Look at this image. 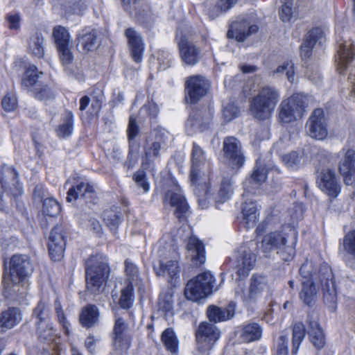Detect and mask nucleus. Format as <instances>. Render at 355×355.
<instances>
[{"label":"nucleus","instance_id":"nucleus-6","mask_svg":"<svg viewBox=\"0 0 355 355\" xmlns=\"http://www.w3.org/2000/svg\"><path fill=\"white\" fill-rule=\"evenodd\" d=\"M110 274L107 260L101 255L89 257L86 262L87 289L93 294L102 292Z\"/></svg>","mask_w":355,"mask_h":355},{"label":"nucleus","instance_id":"nucleus-8","mask_svg":"<svg viewBox=\"0 0 355 355\" xmlns=\"http://www.w3.org/2000/svg\"><path fill=\"white\" fill-rule=\"evenodd\" d=\"M309 105V98L302 94H295L283 100L278 107V121L281 123H289L301 119Z\"/></svg>","mask_w":355,"mask_h":355},{"label":"nucleus","instance_id":"nucleus-29","mask_svg":"<svg viewBox=\"0 0 355 355\" xmlns=\"http://www.w3.org/2000/svg\"><path fill=\"white\" fill-rule=\"evenodd\" d=\"M241 223L246 229L254 227L259 220V209L256 202L245 199L241 208Z\"/></svg>","mask_w":355,"mask_h":355},{"label":"nucleus","instance_id":"nucleus-55","mask_svg":"<svg viewBox=\"0 0 355 355\" xmlns=\"http://www.w3.org/2000/svg\"><path fill=\"white\" fill-rule=\"evenodd\" d=\"M54 309L58 320L62 326L64 334L69 336L70 334L71 324L67 319L62 304L58 299L54 302Z\"/></svg>","mask_w":355,"mask_h":355},{"label":"nucleus","instance_id":"nucleus-39","mask_svg":"<svg viewBox=\"0 0 355 355\" xmlns=\"http://www.w3.org/2000/svg\"><path fill=\"white\" fill-rule=\"evenodd\" d=\"M207 316L214 322H223L232 318L234 314V309L230 306L227 308H220L216 306H209L207 309Z\"/></svg>","mask_w":355,"mask_h":355},{"label":"nucleus","instance_id":"nucleus-14","mask_svg":"<svg viewBox=\"0 0 355 355\" xmlns=\"http://www.w3.org/2000/svg\"><path fill=\"white\" fill-rule=\"evenodd\" d=\"M255 261L254 254L241 247L230 257L231 267L237 269L236 274L239 279L245 278L252 270Z\"/></svg>","mask_w":355,"mask_h":355},{"label":"nucleus","instance_id":"nucleus-15","mask_svg":"<svg viewBox=\"0 0 355 355\" xmlns=\"http://www.w3.org/2000/svg\"><path fill=\"white\" fill-rule=\"evenodd\" d=\"M270 169L269 165L266 163L265 160H262L261 157L257 160L252 175L243 182L245 190V193L243 195V198H245L246 193L254 194L259 193V188L266 182L267 173Z\"/></svg>","mask_w":355,"mask_h":355},{"label":"nucleus","instance_id":"nucleus-12","mask_svg":"<svg viewBox=\"0 0 355 355\" xmlns=\"http://www.w3.org/2000/svg\"><path fill=\"white\" fill-rule=\"evenodd\" d=\"M164 203L175 208L174 214L180 220H185L189 207L178 183L173 182L172 188L168 190L164 197Z\"/></svg>","mask_w":355,"mask_h":355},{"label":"nucleus","instance_id":"nucleus-31","mask_svg":"<svg viewBox=\"0 0 355 355\" xmlns=\"http://www.w3.org/2000/svg\"><path fill=\"white\" fill-rule=\"evenodd\" d=\"M22 319V314L19 309L9 307L3 311L0 316V333L12 329L18 324Z\"/></svg>","mask_w":355,"mask_h":355},{"label":"nucleus","instance_id":"nucleus-60","mask_svg":"<svg viewBox=\"0 0 355 355\" xmlns=\"http://www.w3.org/2000/svg\"><path fill=\"white\" fill-rule=\"evenodd\" d=\"M314 263L311 260H306L300 268V273L303 279H315L317 275L316 272H313Z\"/></svg>","mask_w":355,"mask_h":355},{"label":"nucleus","instance_id":"nucleus-3","mask_svg":"<svg viewBox=\"0 0 355 355\" xmlns=\"http://www.w3.org/2000/svg\"><path fill=\"white\" fill-rule=\"evenodd\" d=\"M164 243L165 239L163 238L157 244L159 259L154 263L153 268L157 276L166 277L171 284L176 286L180 282V255L174 245L164 246Z\"/></svg>","mask_w":355,"mask_h":355},{"label":"nucleus","instance_id":"nucleus-56","mask_svg":"<svg viewBox=\"0 0 355 355\" xmlns=\"http://www.w3.org/2000/svg\"><path fill=\"white\" fill-rule=\"evenodd\" d=\"M61 211L60 203L53 198H47L43 202V212L45 215L55 217Z\"/></svg>","mask_w":355,"mask_h":355},{"label":"nucleus","instance_id":"nucleus-2","mask_svg":"<svg viewBox=\"0 0 355 355\" xmlns=\"http://www.w3.org/2000/svg\"><path fill=\"white\" fill-rule=\"evenodd\" d=\"M32 272V265L26 255H13L10 261L9 273L3 277L5 296L15 295L20 297L24 295L29 286L27 278Z\"/></svg>","mask_w":355,"mask_h":355},{"label":"nucleus","instance_id":"nucleus-28","mask_svg":"<svg viewBox=\"0 0 355 355\" xmlns=\"http://www.w3.org/2000/svg\"><path fill=\"white\" fill-rule=\"evenodd\" d=\"M169 132L163 128L157 130L155 141H147L144 146L145 155H158L166 153L168 148L167 141L169 138Z\"/></svg>","mask_w":355,"mask_h":355},{"label":"nucleus","instance_id":"nucleus-21","mask_svg":"<svg viewBox=\"0 0 355 355\" xmlns=\"http://www.w3.org/2000/svg\"><path fill=\"white\" fill-rule=\"evenodd\" d=\"M309 135L315 139L322 140L328 135L326 119L322 109L313 111L306 125Z\"/></svg>","mask_w":355,"mask_h":355},{"label":"nucleus","instance_id":"nucleus-22","mask_svg":"<svg viewBox=\"0 0 355 355\" xmlns=\"http://www.w3.org/2000/svg\"><path fill=\"white\" fill-rule=\"evenodd\" d=\"M213 112L209 109L193 110L186 122V129L189 135L197 131H204L211 123Z\"/></svg>","mask_w":355,"mask_h":355},{"label":"nucleus","instance_id":"nucleus-19","mask_svg":"<svg viewBox=\"0 0 355 355\" xmlns=\"http://www.w3.org/2000/svg\"><path fill=\"white\" fill-rule=\"evenodd\" d=\"M318 277L321 282L324 301L334 304L337 300V291L331 268L327 263L320 265Z\"/></svg>","mask_w":355,"mask_h":355},{"label":"nucleus","instance_id":"nucleus-25","mask_svg":"<svg viewBox=\"0 0 355 355\" xmlns=\"http://www.w3.org/2000/svg\"><path fill=\"white\" fill-rule=\"evenodd\" d=\"M66 246L64 236L59 227H54L49 239V252L52 260L60 261L64 257Z\"/></svg>","mask_w":355,"mask_h":355},{"label":"nucleus","instance_id":"nucleus-23","mask_svg":"<svg viewBox=\"0 0 355 355\" xmlns=\"http://www.w3.org/2000/svg\"><path fill=\"white\" fill-rule=\"evenodd\" d=\"M338 43V48L336 55V69L342 74L355 58V47L351 40H339Z\"/></svg>","mask_w":355,"mask_h":355},{"label":"nucleus","instance_id":"nucleus-47","mask_svg":"<svg viewBox=\"0 0 355 355\" xmlns=\"http://www.w3.org/2000/svg\"><path fill=\"white\" fill-rule=\"evenodd\" d=\"M134 300V285L132 282H128L121 291L119 304L122 309H128L132 306Z\"/></svg>","mask_w":355,"mask_h":355},{"label":"nucleus","instance_id":"nucleus-59","mask_svg":"<svg viewBox=\"0 0 355 355\" xmlns=\"http://www.w3.org/2000/svg\"><path fill=\"white\" fill-rule=\"evenodd\" d=\"M223 162L230 173H236L245 164V157H223Z\"/></svg>","mask_w":355,"mask_h":355},{"label":"nucleus","instance_id":"nucleus-38","mask_svg":"<svg viewBox=\"0 0 355 355\" xmlns=\"http://www.w3.org/2000/svg\"><path fill=\"white\" fill-rule=\"evenodd\" d=\"M297 242V234L293 232L292 235L287 239L279 248L277 250V254L284 261H291L295 256V247Z\"/></svg>","mask_w":355,"mask_h":355},{"label":"nucleus","instance_id":"nucleus-58","mask_svg":"<svg viewBox=\"0 0 355 355\" xmlns=\"http://www.w3.org/2000/svg\"><path fill=\"white\" fill-rule=\"evenodd\" d=\"M282 6L279 10V17L284 22H291L294 17V0H282Z\"/></svg>","mask_w":355,"mask_h":355},{"label":"nucleus","instance_id":"nucleus-1","mask_svg":"<svg viewBox=\"0 0 355 355\" xmlns=\"http://www.w3.org/2000/svg\"><path fill=\"white\" fill-rule=\"evenodd\" d=\"M201 157H192L191 168L190 173L191 185L193 187L194 193L199 198L198 202L202 208L206 206V202L200 200V197L205 196L207 198L213 197L216 202H224L227 201L232 193V182L229 178H224L220 185L217 193H214L209 183H207L203 178L201 169L204 166Z\"/></svg>","mask_w":355,"mask_h":355},{"label":"nucleus","instance_id":"nucleus-20","mask_svg":"<svg viewBox=\"0 0 355 355\" xmlns=\"http://www.w3.org/2000/svg\"><path fill=\"white\" fill-rule=\"evenodd\" d=\"M73 181V184L67 192V201L72 202L78 198H83L87 203L92 202L95 196L93 186L78 176H74Z\"/></svg>","mask_w":355,"mask_h":355},{"label":"nucleus","instance_id":"nucleus-48","mask_svg":"<svg viewBox=\"0 0 355 355\" xmlns=\"http://www.w3.org/2000/svg\"><path fill=\"white\" fill-rule=\"evenodd\" d=\"M139 131V126L137 124L136 119L134 116L131 115L129 118V123L127 130L130 145L129 155H134L137 153V148L138 145L135 141V138L138 135Z\"/></svg>","mask_w":355,"mask_h":355},{"label":"nucleus","instance_id":"nucleus-64","mask_svg":"<svg viewBox=\"0 0 355 355\" xmlns=\"http://www.w3.org/2000/svg\"><path fill=\"white\" fill-rule=\"evenodd\" d=\"M344 248L355 257V230L349 232L344 239Z\"/></svg>","mask_w":355,"mask_h":355},{"label":"nucleus","instance_id":"nucleus-54","mask_svg":"<svg viewBox=\"0 0 355 355\" xmlns=\"http://www.w3.org/2000/svg\"><path fill=\"white\" fill-rule=\"evenodd\" d=\"M273 74H285L287 80L293 83L295 81V67L293 61H286L277 67L274 71Z\"/></svg>","mask_w":355,"mask_h":355},{"label":"nucleus","instance_id":"nucleus-36","mask_svg":"<svg viewBox=\"0 0 355 355\" xmlns=\"http://www.w3.org/2000/svg\"><path fill=\"white\" fill-rule=\"evenodd\" d=\"M314 279H302V289L299 293L300 299L306 305H312L316 300L317 289Z\"/></svg>","mask_w":355,"mask_h":355},{"label":"nucleus","instance_id":"nucleus-16","mask_svg":"<svg viewBox=\"0 0 355 355\" xmlns=\"http://www.w3.org/2000/svg\"><path fill=\"white\" fill-rule=\"evenodd\" d=\"M211 278V272L206 271L189 281L184 290L185 297L189 300L196 302L210 295V287L209 285L202 286L200 281H210Z\"/></svg>","mask_w":355,"mask_h":355},{"label":"nucleus","instance_id":"nucleus-10","mask_svg":"<svg viewBox=\"0 0 355 355\" xmlns=\"http://www.w3.org/2000/svg\"><path fill=\"white\" fill-rule=\"evenodd\" d=\"M220 336V331L215 324L206 322L200 323L196 332L198 351L203 355H208Z\"/></svg>","mask_w":355,"mask_h":355},{"label":"nucleus","instance_id":"nucleus-53","mask_svg":"<svg viewBox=\"0 0 355 355\" xmlns=\"http://www.w3.org/2000/svg\"><path fill=\"white\" fill-rule=\"evenodd\" d=\"M132 180L141 193H146L150 191V182L144 170L136 171L132 175Z\"/></svg>","mask_w":355,"mask_h":355},{"label":"nucleus","instance_id":"nucleus-33","mask_svg":"<svg viewBox=\"0 0 355 355\" xmlns=\"http://www.w3.org/2000/svg\"><path fill=\"white\" fill-rule=\"evenodd\" d=\"M290 236L282 232H273L264 236L261 241V249L264 253H268L272 250H277L286 241Z\"/></svg>","mask_w":355,"mask_h":355},{"label":"nucleus","instance_id":"nucleus-37","mask_svg":"<svg viewBox=\"0 0 355 355\" xmlns=\"http://www.w3.org/2000/svg\"><path fill=\"white\" fill-rule=\"evenodd\" d=\"M44 39L41 33H33L28 40L27 50L29 53L38 58L44 55Z\"/></svg>","mask_w":355,"mask_h":355},{"label":"nucleus","instance_id":"nucleus-42","mask_svg":"<svg viewBox=\"0 0 355 355\" xmlns=\"http://www.w3.org/2000/svg\"><path fill=\"white\" fill-rule=\"evenodd\" d=\"M123 216L118 207L113 206L105 209L103 213V220L105 224L112 230H116L121 223Z\"/></svg>","mask_w":355,"mask_h":355},{"label":"nucleus","instance_id":"nucleus-30","mask_svg":"<svg viewBox=\"0 0 355 355\" xmlns=\"http://www.w3.org/2000/svg\"><path fill=\"white\" fill-rule=\"evenodd\" d=\"M324 32L320 28L311 29L305 36L300 46V55L302 59L309 58L312 53V49L317 42L322 43Z\"/></svg>","mask_w":355,"mask_h":355},{"label":"nucleus","instance_id":"nucleus-35","mask_svg":"<svg viewBox=\"0 0 355 355\" xmlns=\"http://www.w3.org/2000/svg\"><path fill=\"white\" fill-rule=\"evenodd\" d=\"M239 337L244 343H250L259 340L262 336V328L257 322L244 324L239 331Z\"/></svg>","mask_w":355,"mask_h":355},{"label":"nucleus","instance_id":"nucleus-50","mask_svg":"<svg viewBox=\"0 0 355 355\" xmlns=\"http://www.w3.org/2000/svg\"><path fill=\"white\" fill-rule=\"evenodd\" d=\"M239 0H218L215 6L210 10L209 16L215 19L220 15L232 9Z\"/></svg>","mask_w":355,"mask_h":355},{"label":"nucleus","instance_id":"nucleus-41","mask_svg":"<svg viewBox=\"0 0 355 355\" xmlns=\"http://www.w3.org/2000/svg\"><path fill=\"white\" fill-rule=\"evenodd\" d=\"M42 71H39L38 69L35 65L29 66L24 74L21 80L23 87L33 92L34 88L40 87V84L38 81L40 76L42 75Z\"/></svg>","mask_w":355,"mask_h":355},{"label":"nucleus","instance_id":"nucleus-44","mask_svg":"<svg viewBox=\"0 0 355 355\" xmlns=\"http://www.w3.org/2000/svg\"><path fill=\"white\" fill-rule=\"evenodd\" d=\"M308 334L309 335L310 340L313 345L320 349L324 346L325 338L322 330L321 329L318 321L310 320L309 321V329Z\"/></svg>","mask_w":355,"mask_h":355},{"label":"nucleus","instance_id":"nucleus-9","mask_svg":"<svg viewBox=\"0 0 355 355\" xmlns=\"http://www.w3.org/2000/svg\"><path fill=\"white\" fill-rule=\"evenodd\" d=\"M189 27L180 26L176 33V40L182 62L189 66H194L201 58L200 49L189 40Z\"/></svg>","mask_w":355,"mask_h":355},{"label":"nucleus","instance_id":"nucleus-32","mask_svg":"<svg viewBox=\"0 0 355 355\" xmlns=\"http://www.w3.org/2000/svg\"><path fill=\"white\" fill-rule=\"evenodd\" d=\"M77 47L83 53L95 50L98 46V37L95 30L85 31L79 33L77 37Z\"/></svg>","mask_w":355,"mask_h":355},{"label":"nucleus","instance_id":"nucleus-45","mask_svg":"<svg viewBox=\"0 0 355 355\" xmlns=\"http://www.w3.org/2000/svg\"><path fill=\"white\" fill-rule=\"evenodd\" d=\"M73 115L71 112H66L61 123L57 127L56 132L59 137L67 138L71 136L73 130Z\"/></svg>","mask_w":355,"mask_h":355},{"label":"nucleus","instance_id":"nucleus-43","mask_svg":"<svg viewBox=\"0 0 355 355\" xmlns=\"http://www.w3.org/2000/svg\"><path fill=\"white\" fill-rule=\"evenodd\" d=\"M161 341L167 352L173 354L178 352L179 340L172 328H167L162 332Z\"/></svg>","mask_w":355,"mask_h":355},{"label":"nucleus","instance_id":"nucleus-46","mask_svg":"<svg viewBox=\"0 0 355 355\" xmlns=\"http://www.w3.org/2000/svg\"><path fill=\"white\" fill-rule=\"evenodd\" d=\"M223 150L225 155H243L241 141L234 137H227L223 140Z\"/></svg>","mask_w":355,"mask_h":355},{"label":"nucleus","instance_id":"nucleus-52","mask_svg":"<svg viewBox=\"0 0 355 355\" xmlns=\"http://www.w3.org/2000/svg\"><path fill=\"white\" fill-rule=\"evenodd\" d=\"M53 37L57 47L70 45V35L68 31L63 26H55L53 31Z\"/></svg>","mask_w":355,"mask_h":355},{"label":"nucleus","instance_id":"nucleus-7","mask_svg":"<svg viewBox=\"0 0 355 355\" xmlns=\"http://www.w3.org/2000/svg\"><path fill=\"white\" fill-rule=\"evenodd\" d=\"M316 168L319 189L330 198L338 197L341 192L342 184L336 173L334 162L328 157H322Z\"/></svg>","mask_w":355,"mask_h":355},{"label":"nucleus","instance_id":"nucleus-34","mask_svg":"<svg viewBox=\"0 0 355 355\" xmlns=\"http://www.w3.org/2000/svg\"><path fill=\"white\" fill-rule=\"evenodd\" d=\"M338 171L346 185L355 184V157H344L339 161Z\"/></svg>","mask_w":355,"mask_h":355},{"label":"nucleus","instance_id":"nucleus-18","mask_svg":"<svg viewBox=\"0 0 355 355\" xmlns=\"http://www.w3.org/2000/svg\"><path fill=\"white\" fill-rule=\"evenodd\" d=\"M258 30L257 25L252 24L249 17H242L232 23L227 36L228 38L235 39L239 42H243Z\"/></svg>","mask_w":355,"mask_h":355},{"label":"nucleus","instance_id":"nucleus-27","mask_svg":"<svg viewBox=\"0 0 355 355\" xmlns=\"http://www.w3.org/2000/svg\"><path fill=\"white\" fill-rule=\"evenodd\" d=\"M125 35L128 39L132 59L136 62H140L144 51V42L141 35L132 28H127L125 31Z\"/></svg>","mask_w":355,"mask_h":355},{"label":"nucleus","instance_id":"nucleus-4","mask_svg":"<svg viewBox=\"0 0 355 355\" xmlns=\"http://www.w3.org/2000/svg\"><path fill=\"white\" fill-rule=\"evenodd\" d=\"M271 295V288L268 277L260 274H254L250 279L248 288L239 282L235 288V296L246 306H250L260 302Z\"/></svg>","mask_w":355,"mask_h":355},{"label":"nucleus","instance_id":"nucleus-40","mask_svg":"<svg viewBox=\"0 0 355 355\" xmlns=\"http://www.w3.org/2000/svg\"><path fill=\"white\" fill-rule=\"evenodd\" d=\"M99 315V311L96 306L87 305L82 309L80 322L85 327H92L98 322Z\"/></svg>","mask_w":355,"mask_h":355},{"label":"nucleus","instance_id":"nucleus-61","mask_svg":"<svg viewBox=\"0 0 355 355\" xmlns=\"http://www.w3.org/2000/svg\"><path fill=\"white\" fill-rule=\"evenodd\" d=\"M1 106L4 111L13 112L17 107V100L12 93H7L1 101Z\"/></svg>","mask_w":355,"mask_h":355},{"label":"nucleus","instance_id":"nucleus-17","mask_svg":"<svg viewBox=\"0 0 355 355\" xmlns=\"http://www.w3.org/2000/svg\"><path fill=\"white\" fill-rule=\"evenodd\" d=\"M124 9L134 15L137 21L146 28H151L153 19L148 15L149 7L145 0H121Z\"/></svg>","mask_w":355,"mask_h":355},{"label":"nucleus","instance_id":"nucleus-49","mask_svg":"<svg viewBox=\"0 0 355 355\" xmlns=\"http://www.w3.org/2000/svg\"><path fill=\"white\" fill-rule=\"evenodd\" d=\"M305 336V327L303 323L296 322L293 329V338H292V354L296 355L301 343Z\"/></svg>","mask_w":355,"mask_h":355},{"label":"nucleus","instance_id":"nucleus-57","mask_svg":"<svg viewBox=\"0 0 355 355\" xmlns=\"http://www.w3.org/2000/svg\"><path fill=\"white\" fill-rule=\"evenodd\" d=\"M125 272L127 276L125 284L132 282L137 284L140 282L139 272L137 266L131 261L127 259L125 261Z\"/></svg>","mask_w":355,"mask_h":355},{"label":"nucleus","instance_id":"nucleus-11","mask_svg":"<svg viewBox=\"0 0 355 355\" xmlns=\"http://www.w3.org/2000/svg\"><path fill=\"white\" fill-rule=\"evenodd\" d=\"M33 316L35 319L39 337L46 340H53L55 331L50 322L49 309L44 302L41 300L38 302Z\"/></svg>","mask_w":355,"mask_h":355},{"label":"nucleus","instance_id":"nucleus-13","mask_svg":"<svg viewBox=\"0 0 355 355\" xmlns=\"http://www.w3.org/2000/svg\"><path fill=\"white\" fill-rule=\"evenodd\" d=\"M210 87L205 77L195 75L189 77L185 82L186 99L191 103H196L204 97Z\"/></svg>","mask_w":355,"mask_h":355},{"label":"nucleus","instance_id":"nucleus-26","mask_svg":"<svg viewBox=\"0 0 355 355\" xmlns=\"http://www.w3.org/2000/svg\"><path fill=\"white\" fill-rule=\"evenodd\" d=\"M187 256L190 259L192 264L196 267L205 263L206 254L205 245L196 236L189 237L187 245Z\"/></svg>","mask_w":355,"mask_h":355},{"label":"nucleus","instance_id":"nucleus-51","mask_svg":"<svg viewBox=\"0 0 355 355\" xmlns=\"http://www.w3.org/2000/svg\"><path fill=\"white\" fill-rule=\"evenodd\" d=\"M173 300L171 292L162 293L159 297L158 306L159 311L166 315L173 314Z\"/></svg>","mask_w":355,"mask_h":355},{"label":"nucleus","instance_id":"nucleus-5","mask_svg":"<svg viewBox=\"0 0 355 355\" xmlns=\"http://www.w3.org/2000/svg\"><path fill=\"white\" fill-rule=\"evenodd\" d=\"M280 94L277 89L272 86H265L250 101V110L253 116L259 120L270 119L279 101Z\"/></svg>","mask_w":355,"mask_h":355},{"label":"nucleus","instance_id":"nucleus-24","mask_svg":"<svg viewBox=\"0 0 355 355\" xmlns=\"http://www.w3.org/2000/svg\"><path fill=\"white\" fill-rule=\"evenodd\" d=\"M130 342L128 324L121 318L116 319L113 329V345L115 349L126 352L130 347Z\"/></svg>","mask_w":355,"mask_h":355},{"label":"nucleus","instance_id":"nucleus-62","mask_svg":"<svg viewBox=\"0 0 355 355\" xmlns=\"http://www.w3.org/2000/svg\"><path fill=\"white\" fill-rule=\"evenodd\" d=\"M60 61L63 65H69L73 61V55L71 51L70 45L57 47Z\"/></svg>","mask_w":355,"mask_h":355},{"label":"nucleus","instance_id":"nucleus-63","mask_svg":"<svg viewBox=\"0 0 355 355\" xmlns=\"http://www.w3.org/2000/svg\"><path fill=\"white\" fill-rule=\"evenodd\" d=\"M284 164L291 171H295L303 166L302 157H282Z\"/></svg>","mask_w":355,"mask_h":355}]
</instances>
